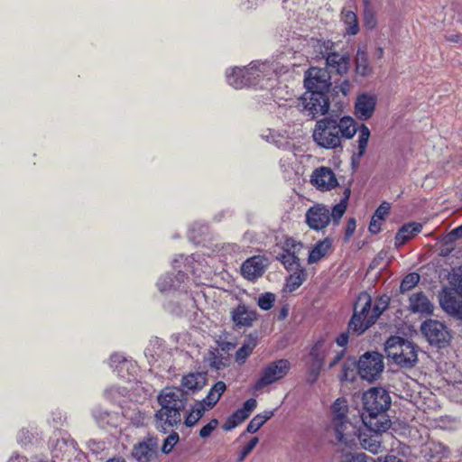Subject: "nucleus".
<instances>
[{
	"label": "nucleus",
	"instance_id": "nucleus-45",
	"mask_svg": "<svg viewBox=\"0 0 462 462\" xmlns=\"http://www.w3.org/2000/svg\"><path fill=\"white\" fill-rule=\"evenodd\" d=\"M420 282V275L416 273L407 274L402 281L400 289L402 292L409 291Z\"/></svg>",
	"mask_w": 462,
	"mask_h": 462
},
{
	"label": "nucleus",
	"instance_id": "nucleus-51",
	"mask_svg": "<svg viewBox=\"0 0 462 462\" xmlns=\"http://www.w3.org/2000/svg\"><path fill=\"white\" fill-rule=\"evenodd\" d=\"M218 426V420L217 419H212L207 425L202 427L199 431V437L202 439H206L211 435V433L217 429Z\"/></svg>",
	"mask_w": 462,
	"mask_h": 462
},
{
	"label": "nucleus",
	"instance_id": "nucleus-61",
	"mask_svg": "<svg viewBox=\"0 0 462 462\" xmlns=\"http://www.w3.org/2000/svg\"><path fill=\"white\" fill-rule=\"evenodd\" d=\"M106 462H125V460L122 457H113L108 459Z\"/></svg>",
	"mask_w": 462,
	"mask_h": 462
},
{
	"label": "nucleus",
	"instance_id": "nucleus-6",
	"mask_svg": "<svg viewBox=\"0 0 462 462\" xmlns=\"http://www.w3.org/2000/svg\"><path fill=\"white\" fill-rule=\"evenodd\" d=\"M371 305V297L367 293H361L356 301L354 315L348 324L349 330L360 335L373 325L366 324L373 310Z\"/></svg>",
	"mask_w": 462,
	"mask_h": 462
},
{
	"label": "nucleus",
	"instance_id": "nucleus-24",
	"mask_svg": "<svg viewBox=\"0 0 462 462\" xmlns=\"http://www.w3.org/2000/svg\"><path fill=\"white\" fill-rule=\"evenodd\" d=\"M132 454L138 462H150L157 455L156 444L152 440L140 442L134 445Z\"/></svg>",
	"mask_w": 462,
	"mask_h": 462
},
{
	"label": "nucleus",
	"instance_id": "nucleus-14",
	"mask_svg": "<svg viewBox=\"0 0 462 462\" xmlns=\"http://www.w3.org/2000/svg\"><path fill=\"white\" fill-rule=\"evenodd\" d=\"M304 85L308 91L325 92L330 87V75L326 69L310 68L305 73Z\"/></svg>",
	"mask_w": 462,
	"mask_h": 462
},
{
	"label": "nucleus",
	"instance_id": "nucleus-22",
	"mask_svg": "<svg viewBox=\"0 0 462 462\" xmlns=\"http://www.w3.org/2000/svg\"><path fill=\"white\" fill-rule=\"evenodd\" d=\"M409 310L413 313L430 315L434 306L424 293L417 292L411 295L409 299Z\"/></svg>",
	"mask_w": 462,
	"mask_h": 462
},
{
	"label": "nucleus",
	"instance_id": "nucleus-20",
	"mask_svg": "<svg viewBox=\"0 0 462 462\" xmlns=\"http://www.w3.org/2000/svg\"><path fill=\"white\" fill-rule=\"evenodd\" d=\"M356 439L365 450L373 454H378L382 451L381 435L371 430H356Z\"/></svg>",
	"mask_w": 462,
	"mask_h": 462
},
{
	"label": "nucleus",
	"instance_id": "nucleus-29",
	"mask_svg": "<svg viewBox=\"0 0 462 462\" xmlns=\"http://www.w3.org/2000/svg\"><path fill=\"white\" fill-rule=\"evenodd\" d=\"M326 60L328 67L338 74H345L349 69L350 60L348 56L333 52L328 55Z\"/></svg>",
	"mask_w": 462,
	"mask_h": 462
},
{
	"label": "nucleus",
	"instance_id": "nucleus-19",
	"mask_svg": "<svg viewBox=\"0 0 462 462\" xmlns=\"http://www.w3.org/2000/svg\"><path fill=\"white\" fill-rule=\"evenodd\" d=\"M440 306L448 315L462 319V298L452 291H445L439 300Z\"/></svg>",
	"mask_w": 462,
	"mask_h": 462
},
{
	"label": "nucleus",
	"instance_id": "nucleus-43",
	"mask_svg": "<svg viewBox=\"0 0 462 462\" xmlns=\"http://www.w3.org/2000/svg\"><path fill=\"white\" fill-rule=\"evenodd\" d=\"M207 361L211 368L218 371L225 368L227 365L226 359H225L218 351H210L207 356Z\"/></svg>",
	"mask_w": 462,
	"mask_h": 462
},
{
	"label": "nucleus",
	"instance_id": "nucleus-38",
	"mask_svg": "<svg viewBox=\"0 0 462 462\" xmlns=\"http://www.w3.org/2000/svg\"><path fill=\"white\" fill-rule=\"evenodd\" d=\"M273 416V411H264L263 413L257 414L248 423L246 428L247 432H256Z\"/></svg>",
	"mask_w": 462,
	"mask_h": 462
},
{
	"label": "nucleus",
	"instance_id": "nucleus-15",
	"mask_svg": "<svg viewBox=\"0 0 462 462\" xmlns=\"http://www.w3.org/2000/svg\"><path fill=\"white\" fill-rule=\"evenodd\" d=\"M231 319L236 328H249L257 319L254 309L240 303L230 310Z\"/></svg>",
	"mask_w": 462,
	"mask_h": 462
},
{
	"label": "nucleus",
	"instance_id": "nucleus-41",
	"mask_svg": "<svg viewBox=\"0 0 462 462\" xmlns=\"http://www.w3.org/2000/svg\"><path fill=\"white\" fill-rule=\"evenodd\" d=\"M388 304V297H381L374 305L370 319L366 321V324H374L378 317L387 309Z\"/></svg>",
	"mask_w": 462,
	"mask_h": 462
},
{
	"label": "nucleus",
	"instance_id": "nucleus-53",
	"mask_svg": "<svg viewBox=\"0 0 462 462\" xmlns=\"http://www.w3.org/2000/svg\"><path fill=\"white\" fill-rule=\"evenodd\" d=\"M130 420L134 426L140 427L145 422V415L139 411H134L133 415L130 416Z\"/></svg>",
	"mask_w": 462,
	"mask_h": 462
},
{
	"label": "nucleus",
	"instance_id": "nucleus-49",
	"mask_svg": "<svg viewBox=\"0 0 462 462\" xmlns=\"http://www.w3.org/2000/svg\"><path fill=\"white\" fill-rule=\"evenodd\" d=\"M178 441L179 435L177 433L170 434L164 440V443L162 448V452L165 454L170 453Z\"/></svg>",
	"mask_w": 462,
	"mask_h": 462
},
{
	"label": "nucleus",
	"instance_id": "nucleus-21",
	"mask_svg": "<svg viewBox=\"0 0 462 462\" xmlns=\"http://www.w3.org/2000/svg\"><path fill=\"white\" fill-rule=\"evenodd\" d=\"M265 267L264 258L259 255L253 256L242 264L241 272L245 278L253 281L263 275Z\"/></svg>",
	"mask_w": 462,
	"mask_h": 462
},
{
	"label": "nucleus",
	"instance_id": "nucleus-16",
	"mask_svg": "<svg viewBox=\"0 0 462 462\" xmlns=\"http://www.w3.org/2000/svg\"><path fill=\"white\" fill-rule=\"evenodd\" d=\"M311 183L320 190H330L337 186V180L328 167H319L311 174Z\"/></svg>",
	"mask_w": 462,
	"mask_h": 462
},
{
	"label": "nucleus",
	"instance_id": "nucleus-28",
	"mask_svg": "<svg viewBox=\"0 0 462 462\" xmlns=\"http://www.w3.org/2000/svg\"><path fill=\"white\" fill-rule=\"evenodd\" d=\"M118 412H108L106 411H100L95 413L97 421L104 428H118L123 422V417Z\"/></svg>",
	"mask_w": 462,
	"mask_h": 462
},
{
	"label": "nucleus",
	"instance_id": "nucleus-37",
	"mask_svg": "<svg viewBox=\"0 0 462 462\" xmlns=\"http://www.w3.org/2000/svg\"><path fill=\"white\" fill-rule=\"evenodd\" d=\"M209 411L208 409H206L203 403H200L199 402L195 403V405L192 407L190 412L185 419V424L187 427H192L194 426L199 419L204 415L205 411Z\"/></svg>",
	"mask_w": 462,
	"mask_h": 462
},
{
	"label": "nucleus",
	"instance_id": "nucleus-5",
	"mask_svg": "<svg viewBox=\"0 0 462 462\" xmlns=\"http://www.w3.org/2000/svg\"><path fill=\"white\" fill-rule=\"evenodd\" d=\"M384 350L389 358L404 367L414 365L418 359L414 345L400 337H390L385 343Z\"/></svg>",
	"mask_w": 462,
	"mask_h": 462
},
{
	"label": "nucleus",
	"instance_id": "nucleus-60",
	"mask_svg": "<svg viewBox=\"0 0 462 462\" xmlns=\"http://www.w3.org/2000/svg\"><path fill=\"white\" fill-rule=\"evenodd\" d=\"M451 234L457 237H461L462 236V225L456 227L455 229H453Z\"/></svg>",
	"mask_w": 462,
	"mask_h": 462
},
{
	"label": "nucleus",
	"instance_id": "nucleus-12",
	"mask_svg": "<svg viewBox=\"0 0 462 462\" xmlns=\"http://www.w3.org/2000/svg\"><path fill=\"white\" fill-rule=\"evenodd\" d=\"M298 106L312 116L325 115L329 109V100L325 92L307 91L299 100Z\"/></svg>",
	"mask_w": 462,
	"mask_h": 462
},
{
	"label": "nucleus",
	"instance_id": "nucleus-58",
	"mask_svg": "<svg viewBox=\"0 0 462 462\" xmlns=\"http://www.w3.org/2000/svg\"><path fill=\"white\" fill-rule=\"evenodd\" d=\"M374 462H403L401 458L397 457L393 455H389L384 457L383 460L381 457H378Z\"/></svg>",
	"mask_w": 462,
	"mask_h": 462
},
{
	"label": "nucleus",
	"instance_id": "nucleus-23",
	"mask_svg": "<svg viewBox=\"0 0 462 462\" xmlns=\"http://www.w3.org/2000/svg\"><path fill=\"white\" fill-rule=\"evenodd\" d=\"M364 430H371L374 433L380 434L390 428L391 421L386 418L385 413L378 415H368L362 418Z\"/></svg>",
	"mask_w": 462,
	"mask_h": 462
},
{
	"label": "nucleus",
	"instance_id": "nucleus-8",
	"mask_svg": "<svg viewBox=\"0 0 462 462\" xmlns=\"http://www.w3.org/2000/svg\"><path fill=\"white\" fill-rule=\"evenodd\" d=\"M421 333L430 345L444 347L450 342L452 334L450 329L436 319H428L421 324Z\"/></svg>",
	"mask_w": 462,
	"mask_h": 462
},
{
	"label": "nucleus",
	"instance_id": "nucleus-50",
	"mask_svg": "<svg viewBox=\"0 0 462 462\" xmlns=\"http://www.w3.org/2000/svg\"><path fill=\"white\" fill-rule=\"evenodd\" d=\"M365 454L346 452L342 454L340 462H366Z\"/></svg>",
	"mask_w": 462,
	"mask_h": 462
},
{
	"label": "nucleus",
	"instance_id": "nucleus-36",
	"mask_svg": "<svg viewBox=\"0 0 462 462\" xmlns=\"http://www.w3.org/2000/svg\"><path fill=\"white\" fill-rule=\"evenodd\" d=\"M356 72L361 76H367L370 74L372 68L368 61V57L365 51H358L356 57Z\"/></svg>",
	"mask_w": 462,
	"mask_h": 462
},
{
	"label": "nucleus",
	"instance_id": "nucleus-34",
	"mask_svg": "<svg viewBox=\"0 0 462 462\" xmlns=\"http://www.w3.org/2000/svg\"><path fill=\"white\" fill-rule=\"evenodd\" d=\"M341 21L346 26V32L350 35H356L359 32V24L356 13L344 7L341 11Z\"/></svg>",
	"mask_w": 462,
	"mask_h": 462
},
{
	"label": "nucleus",
	"instance_id": "nucleus-3",
	"mask_svg": "<svg viewBox=\"0 0 462 462\" xmlns=\"http://www.w3.org/2000/svg\"><path fill=\"white\" fill-rule=\"evenodd\" d=\"M357 420L352 419L345 398H337L330 406V428L337 440L346 447L356 444Z\"/></svg>",
	"mask_w": 462,
	"mask_h": 462
},
{
	"label": "nucleus",
	"instance_id": "nucleus-25",
	"mask_svg": "<svg viewBox=\"0 0 462 462\" xmlns=\"http://www.w3.org/2000/svg\"><path fill=\"white\" fill-rule=\"evenodd\" d=\"M421 453L423 457L430 462H442L441 459L448 457L449 451L441 443L439 442H428L426 443Z\"/></svg>",
	"mask_w": 462,
	"mask_h": 462
},
{
	"label": "nucleus",
	"instance_id": "nucleus-48",
	"mask_svg": "<svg viewBox=\"0 0 462 462\" xmlns=\"http://www.w3.org/2000/svg\"><path fill=\"white\" fill-rule=\"evenodd\" d=\"M258 442L259 439L257 437L253 438L245 447L241 448L238 453L236 461L243 462L245 458L252 452Z\"/></svg>",
	"mask_w": 462,
	"mask_h": 462
},
{
	"label": "nucleus",
	"instance_id": "nucleus-26",
	"mask_svg": "<svg viewBox=\"0 0 462 462\" xmlns=\"http://www.w3.org/2000/svg\"><path fill=\"white\" fill-rule=\"evenodd\" d=\"M332 251V240L325 238L315 245L310 250L308 257V263L313 264L328 255Z\"/></svg>",
	"mask_w": 462,
	"mask_h": 462
},
{
	"label": "nucleus",
	"instance_id": "nucleus-7",
	"mask_svg": "<svg viewBox=\"0 0 462 462\" xmlns=\"http://www.w3.org/2000/svg\"><path fill=\"white\" fill-rule=\"evenodd\" d=\"M291 368V363L287 359H279L268 363L260 373V376L255 383V389L260 390L267 385L273 384L283 379Z\"/></svg>",
	"mask_w": 462,
	"mask_h": 462
},
{
	"label": "nucleus",
	"instance_id": "nucleus-11",
	"mask_svg": "<svg viewBox=\"0 0 462 462\" xmlns=\"http://www.w3.org/2000/svg\"><path fill=\"white\" fill-rule=\"evenodd\" d=\"M246 78H251L255 82L248 83L249 86H257L261 88L272 87L270 81L273 79L276 71V65L270 62H252L245 68Z\"/></svg>",
	"mask_w": 462,
	"mask_h": 462
},
{
	"label": "nucleus",
	"instance_id": "nucleus-31",
	"mask_svg": "<svg viewBox=\"0 0 462 462\" xmlns=\"http://www.w3.org/2000/svg\"><path fill=\"white\" fill-rule=\"evenodd\" d=\"M226 390V383L218 381L209 390L208 395L199 402L203 403L206 409L211 410L217 403Z\"/></svg>",
	"mask_w": 462,
	"mask_h": 462
},
{
	"label": "nucleus",
	"instance_id": "nucleus-9",
	"mask_svg": "<svg viewBox=\"0 0 462 462\" xmlns=\"http://www.w3.org/2000/svg\"><path fill=\"white\" fill-rule=\"evenodd\" d=\"M364 408L371 415L385 413L391 405V397L386 390L374 387L363 395Z\"/></svg>",
	"mask_w": 462,
	"mask_h": 462
},
{
	"label": "nucleus",
	"instance_id": "nucleus-2",
	"mask_svg": "<svg viewBox=\"0 0 462 462\" xmlns=\"http://www.w3.org/2000/svg\"><path fill=\"white\" fill-rule=\"evenodd\" d=\"M158 402L161 409L155 413L156 427L166 433L181 421L184 393L180 388L166 387L159 394Z\"/></svg>",
	"mask_w": 462,
	"mask_h": 462
},
{
	"label": "nucleus",
	"instance_id": "nucleus-32",
	"mask_svg": "<svg viewBox=\"0 0 462 462\" xmlns=\"http://www.w3.org/2000/svg\"><path fill=\"white\" fill-rule=\"evenodd\" d=\"M207 383V378L204 374L192 373L183 376L181 380V386L187 391H198L202 389Z\"/></svg>",
	"mask_w": 462,
	"mask_h": 462
},
{
	"label": "nucleus",
	"instance_id": "nucleus-18",
	"mask_svg": "<svg viewBox=\"0 0 462 462\" xmlns=\"http://www.w3.org/2000/svg\"><path fill=\"white\" fill-rule=\"evenodd\" d=\"M256 405L257 402L255 399L251 398L247 400L242 408L228 417L223 425L224 430H231L241 424L250 416L251 412L256 408Z\"/></svg>",
	"mask_w": 462,
	"mask_h": 462
},
{
	"label": "nucleus",
	"instance_id": "nucleus-44",
	"mask_svg": "<svg viewBox=\"0 0 462 462\" xmlns=\"http://www.w3.org/2000/svg\"><path fill=\"white\" fill-rule=\"evenodd\" d=\"M110 365L115 367L121 374L125 369L128 370L131 363L127 361L123 356L119 354H114L110 357Z\"/></svg>",
	"mask_w": 462,
	"mask_h": 462
},
{
	"label": "nucleus",
	"instance_id": "nucleus-47",
	"mask_svg": "<svg viewBox=\"0 0 462 462\" xmlns=\"http://www.w3.org/2000/svg\"><path fill=\"white\" fill-rule=\"evenodd\" d=\"M275 301V296L274 294L271 293V292H266L264 294H262L259 298H258V306L263 310H269L270 309L273 308V303Z\"/></svg>",
	"mask_w": 462,
	"mask_h": 462
},
{
	"label": "nucleus",
	"instance_id": "nucleus-33",
	"mask_svg": "<svg viewBox=\"0 0 462 462\" xmlns=\"http://www.w3.org/2000/svg\"><path fill=\"white\" fill-rule=\"evenodd\" d=\"M185 279L186 276L181 272H179L174 278L167 275L160 279L158 282V288L162 292H165L171 290H180L181 284L184 283Z\"/></svg>",
	"mask_w": 462,
	"mask_h": 462
},
{
	"label": "nucleus",
	"instance_id": "nucleus-54",
	"mask_svg": "<svg viewBox=\"0 0 462 462\" xmlns=\"http://www.w3.org/2000/svg\"><path fill=\"white\" fill-rule=\"evenodd\" d=\"M390 206L387 203H383L375 211L374 217L379 220H383L384 217L388 214Z\"/></svg>",
	"mask_w": 462,
	"mask_h": 462
},
{
	"label": "nucleus",
	"instance_id": "nucleus-52",
	"mask_svg": "<svg viewBox=\"0 0 462 462\" xmlns=\"http://www.w3.org/2000/svg\"><path fill=\"white\" fill-rule=\"evenodd\" d=\"M345 354L344 350L336 351L331 349L330 356L328 357V368H332L338 364Z\"/></svg>",
	"mask_w": 462,
	"mask_h": 462
},
{
	"label": "nucleus",
	"instance_id": "nucleus-42",
	"mask_svg": "<svg viewBox=\"0 0 462 462\" xmlns=\"http://www.w3.org/2000/svg\"><path fill=\"white\" fill-rule=\"evenodd\" d=\"M284 267L289 271L300 269V259L295 253L285 252L279 257Z\"/></svg>",
	"mask_w": 462,
	"mask_h": 462
},
{
	"label": "nucleus",
	"instance_id": "nucleus-62",
	"mask_svg": "<svg viewBox=\"0 0 462 462\" xmlns=\"http://www.w3.org/2000/svg\"><path fill=\"white\" fill-rule=\"evenodd\" d=\"M342 92L344 93V95H346V88H342Z\"/></svg>",
	"mask_w": 462,
	"mask_h": 462
},
{
	"label": "nucleus",
	"instance_id": "nucleus-40",
	"mask_svg": "<svg viewBox=\"0 0 462 462\" xmlns=\"http://www.w3.org/2000/svg\"><path fill=\"white\" fill-rule=\"evenodd\" d=\"M263 137L269 143L275 144L277 147H284L289 143L288 136L275 130H268L267 134H263Z\"/></svg>",
	"mask_w": 462,
	"mask_h": 462
},
{
	"label": "nucleus",
	"instance_id": "nucleus-39",
	"mask_svg": "<svg viewBox=\"0 0 462 462\" xmlns=\"http://www.w3.org/2000/svg\"><path fill=\"white\" fill-rule=\"evenodd\" d=\"M293 273L287 279L286 286L289 291L298 289L306 280L307 273L303 269L292 271Z\"/></svg>",
	"mask_w": 462,
	"mask_h": 462
},
{
	"label": "nucleus",
	"instance_id": "nucleus-27",
	"mask_svg": "<svg viewBox=\"0 0 462 462\" xmlns=\"http://www.w3.org/2000/svg\"><path fill=\"white\" fill-rule=\"evenodd\" d=\"M226 79L228 84L236 89L249 86L248 83L255 82L251 78H246L245 68L231 69L230 72L226 73Z\"/></svg>",
	"mask_w": 462,
	"mask_h": 462
},
{
	"label": "nucleus",
	"instance_id": "nucleus-30",
	"mask_svg": "<svg viewBox=\"0 0 462 462\" xmlns=\"http://www.w3.org/2000/svg\"><path fill=\"white\" fill-rule=\"evenodd\" d=\"M422 229V226L420 223H409L403 225L402 228L398 231L395 236V244L396 245H402L408 240L412 238L414 236L419 234Z\"/></svg>",
	"mask_w": 462,
	"mask_h": 462
},
{
	"label": "nucleus",
	"instance_id": "nucleus-13",
	"mask_svg": "<svg viewBox=\"0 0 462 462\" xmlns=\"http://www.w3.org/2000/svg\"><path fill=\"white\" fill-rule=\"evenodd\" d=\"M333 343L325 339L319 340L310 350L311 365L309 380L314 383L324 365L325 360L330 356Z\"/></svg>",
	"mask_w": 462,
	"mask_h": 462
},
{
	"label": "nucleus",
	"instance_id": "nucleus-46",
	"mask_svg": "<svg viewBox=\"0 0 462 462\" xmlns=\"http://www.w3.org/2000/svg\"><path fill=\"white\" fill-rule=\"evenodd\" d=\"M364 23L369 29H374L376 25V19L374 12L369 7V0H364Z\"/></svg>",
	"mask_w": 462,
	"mask_h": 462
},
{
	"label": "nucleus",
	"instance_id": "nucleus-4",
	"mask_svg": "<svg viewBox=\"0 0 462 462\" xmlns=\"http://www.w3.org/2000/svg\"><path fill=\"white\" fill-rule=\"evenodd\" d=\"M346 208V199L335 205L331 210L322 204H317L307 210L305 215L306 223L310 228L316 231L323 230L330 222L338 225Z\"/></svg>",
	"mask_w": 462,
	"mask_h": 462
},
{
	"label": "nucleus",
	"instance_id": "nucleus-35",
	"mask_svg": "<svg viewBox=\"0 0 462 462\" xmlns=\"http://www.w3.org/2000/svg\"><path fill=\"white\" fill-rule=\"evenodd\" d=\"M257 345L255 337L249 336L244 342L243 346L236 352L235 360L236 363L244 364L247 357L252 354Z\"/></svg>",
	"mask_w": 462,
	"mask_h": 462
},
{
	"label": "nucleus",
	"instance_id": "nucleus-63",
	"mask_svg": "<svg viewBox=\"0 0 462 462\" xmlns=\"http://www.w3.org/2000/svg\"><path fill=\"white\" fill-rule=\"evenodd\" d=\"M113 392H114V389H110L109 393L114 397Z\"/></svg>",
	"mask_w": 462,
	"mask_h": 462
},
{
	"label": "nucleus",
	"instance_id": "nucleus-1",
	"mask_svg": "<svg viewBox=\"0 0 462 462\" xmlns=\"http://www.w3.org/2000/svg\"><path fill=\"white\" fill-rule=\"evenodd\" d=\"M358 131V157H362L366 150L370 138V130L365 125L359 128L351 116H327L317 121L313 131V140L320 147L336 149L342 146L343 139H352Z\"/></svg>",
	"mask_w": 462,
	"mask_h": 462
},
{
	"label": "nucleus",
	"instance_id": "nucleus-56",
	"mask_svg": "<svg viewBox=\"0 0 462 462\" xmlns=\"http://www.w3.org/2000/svg\"><path fill=\"white\" fill-rule=\"evenodd\" d=\"M381 222L382 220H379L375 217H372V220L369 224V230L371 233L377 234L381 230Z\"/></svg>",
	"mask_w": 462,
	"mask_h": 462
},
{
	"label": "nucleus",
	"instance_id": "nucleus-17",
	"mask_svg": "<svg viewBox=\"0 0 462 462\" xmlns=\"http://www.w3.org/2000/svg\"><path fill=\"white\" fill-rule=\"evenodd\" d=\"M377 98L375 95L364 93L356 97L355 114L358 119L365 121L372 117Z\"/></svg>",
	"mask_w": 462,
	"mask_h": 462
},
{
	"label": "nucleus",
	"instance_id": "nucleus-59",
	"mask_svg": "<svg viewBox=\"0 0 462 462\" xmlns=\"http://www.w3.org/2000/svg\"><path fill=\"white\" fill-rule=\"evenodd\" d=\"M356 229V220L354 218H350L347 222L346 233L347 236H351Z\"/></svg>",
	"mask_w": 462,
	"mask_h": 462
},
{
	"label": "nucleus",
	"instance_id": "nucleus-55",
	"mask_svg": "<svg viewBox=\"0 0 462 462\" xmlns=\"http://www.w3.org/2000/svg\"><path fill=\"white\" fill-rule=\"evenodd\" d=\"M32 434L27 430H22L17 436L18 441L26 444L32 439Z\"/></svg>",
	"mask_w": 462,
	"mask_h": 462
},
{
	"label": "nucleus",
	"instance_id": "nucleus-57",
	"mask_svg": "<svg viewBox=\"0 0 462 462\" xmlns=\"http://www.w3.org/2000/svg\"><path fill=\"white\" fill-rule=\"evenodd\" d=\"M337 346L343 347L346 346L348 342V333L343 332L341 333L336 339Z\"/></svg>",
	"mask_w": 462,
	"mask_h": 462
},
{
	"label": "nucleus",
	"instance_id": "nucleus-10",
	"mask_svg": "<svg viewBox=\"0 0 462 462\" xmlns=\"http://www.w3.org/2000/svg\"><path fill=\"white\" fill-rule=\"evenodd\" d=\"M384 367L383 356L377 352L364 354L357 363L358 374L362 379L373 382L378 378Z\"/></svg>",
	"mask_w": 462,
	"mask_h": 462
}]
</instances>
